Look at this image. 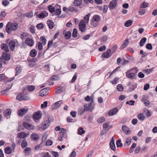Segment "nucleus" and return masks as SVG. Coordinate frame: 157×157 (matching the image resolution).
I'll use <instances>...</instances> for the list:
<instances>
[{
	"instance_id": "f257e3e1",
	"label": "nucleus",
	"mask_w": 157,
	"mask_h": 157,
	"mask_svg": "<svg viewBox=\"0 0 157 157\" xmlns=\"http://www.w3.org/2000/svg\"><path fill=\"white\" fill-rule=\"evenodd\" d=\"M16 98L19 101L27 100L29 99V97L28 96V94L24 92H21L19 93L17 96Z\"/></svg>"
},
{
	"instance_id": "f03ea898",
	"label": "nucleus",
	"mask_w": 157,
	"mask_h": 157,
	"mask_svg": "<svg viewBox=\"0 0 157 157\" xmlns=\"http://www.w3.org/2000/svg\"><path fill=\"white\" fill-rule=\"evenodd\" d=\"M19 46L20 44L17 40H10V50L12 51L14 50L15 46L18 47Z\"/></svg>"
},
{
	"instance_id": "7ed1b4c3",
	"label": "nucleus",
	"mask_w": 157,
	"mask_h": 157,
	"mask_svg": "<svg viewBox=\"0 0 157 157\" xmlns=\"http://www.w3.org/2000/svg\"><path fill=\"white\" fill-rule=\"evenodd\" d=\"M22 125L25 128L29 130H33L34 128L33 125L26 122H24Z\"/></svg>"
},
{
	"instance_id": "20e7f679",
	"label": "nucleus",
	"mask_w": 157,
	"mask_h": 157,
	"mask_svg": "<svg viewBox=\"0 0 157 157\" xmlns=\"http://www.w3.org/2000/svg\"><path fill=\"white\" fill-rule=\"evenodd\" d=\"M0 59L1 61L2 59L6 60H9L10 59V54L7 52H3L0 57Z\"/></svg>"
},
{
	"instance_id": "39448f33",
	"label": "nucleus",
	"mask_w": 157,
	"mask_h": 157,
	"mask_svg": "<svg viewBox=\"0 0 157 157\" xmlns=\"http://www.w3.org/2000/svg\"><path fill=\"white\" fill-rule=\"evenodd\" d=\"M86 27V22L83 20H81L79 24V29L82 32L85 31V28Z\"/></svg>"
},
{
	"instance_id": "423d86ee",
	"label": "nucleus",
	"mask_w": 157,
	"mask_h": 157,
	"mask_svg": "<svg viewBox=\"0 0 157 157\" xmlns=\"http://www.w3.org/2000/svg\"><path fill=\"white\" fill-rule=\"evenodd\" d=\"M41 112L40 111H39L35 112L33 115V118L35 120H38L40 119L42 117Z\"/></svg>"
},
{
	"instance_id": "0eeeda50",
	"label": "nucleus",
	"mask_w": 157,
	"mask_h": 157,
	"mask_svg": "<svg viewBox=\"0 0 157 157\" xmlns=\"http://www.w3.org/2000/svg\"><path fill=\"white\" fill-rule=\"evenodd\" d=\"M28 108H21L19 110L18 114L20 116H23L28 111Z\"/></svg>"
},
{
	"instance_id": "6e6552de",
	"label": "nucleus",
	"mask_w": 157,
	"mask_h": 157,
	"mask_svg": "<svg viewBox=\"0 0 157 157\" xmlns=\"http://www.w3.org/2000/svg\"><path fill=\"white\" fill-rule=\"evenodd\" d=\"M93 103H90L88 105L86 104L84 105L85 110L87 111L91 110L92 111L94 109L93 106L92 105Z\"/></svg>"
},
{
	"instance_id": "1a4fd4ad",
	"label": "nucleus",
	"mask_w": 157,
	"mask_h": 157,
	"mask_svg": "<svg viewBox=\"0 0 157 157\" xmlns=\"http://www.w3.org/2000/svg\"><path fill=\"white\" fill-rule=\"evenodd\" d=\"M49 118H47L45 119L42 124V128L43 130H45L50 125V122L49 120Z\"/></svg>"
},
{
	"instance_id": "9d476101",
	"label": "nucleus",
	"mask_w": 157,
	"mask_h": 157,
	"mask_svg": "<svg viewBox=\"0 0 157 157\" xmlns=\"http://www.w3.org/2000/svg\"><path fill=\"white\" fill-rule=\"evenodd\" d=\"M67 131L66 129L61 128V131L59 132L60 136L65 138H66L67 137Z\"/></svg>"
},
{
	"instance_id": "9b49d317",
	"label": "nucleus",
	"mask_w": 157,
	"mask_h": 157,
	"mask_svg": "<svg viewBox=\"0 0 157 157\" xmlns=\"http://www.w3.org/2000/svg\"><path fill=\"white\" fill-rule=\"evenodd\" d=\"M60 7V6L58 4H56L54 6L49 5L48 6V9L49 11L51 13H53L55 11L56 8H59Z\"/></svg>"
},
{
	"instance_id": "f8f14e48",
	"label": "nucleus",
	"mask_w": 157,
	"mask_h": 157,
	"mask_svg": "<svg viewBox=\"0 0 157 157\" xmlns=\"http://www.w3.org/2000/svg\"><path fill=\"white\" fill-rule=\"evenodd\" d=\"M25 44L30 47L33 46L34 44V42L33 40L29 38H27L25 40Z\"/></svg>"
},
{
	"instance_id": "ddd939ff",
	"label": "nucleus",
	"mask_w": 157,
	"mask_h": 157,
	"mask_svg": "<svg viewBox=\"0 0 157 157\" xmlns=\"http://www.w3.org/2000/svg\"><path fill=\"white\" fill-rule=\"evenodd\" d=\"M49 90V88H46L41 90L40 92V96L43 97L47 95L48 94V92Z\"/></svg>"
},
{
	"instance_id": "4468645a",
	"label": "nucleus",
	"mask_w": 157,
	"mask_h": 157,
	"mask_svg": "<svg viewBox=\"0 0 157 157\" xmlns=\"http://www.w3.org/2000/svg\"><path fill=\"white\" fill-rule=\"evenodd\" d=\"M63 34L65 37V38L67 40L70 39L71 36V32L68 31H67L66 30L63 31Z\"/></svg>"
},
{
	"instance_id": "2eb2a0df",
	"label": "nucleus",
	"mask_w": 157,
	"mask_h": 157,
	"mask_svg": "<svg viewBox=\"0 0 157 157\" xmlns=\"http://www.w3.org/2000/svg\"><path fill=\"white\" fill-rule=\"evenodd\" d=\"M18 24L17 23H10V31L16 30L18 28Z\"/></svg>"
},
{
	"instance_id": "dca6fc26",
	"label": "nucleus",
	"mask_w": 157,
	"mask_h": 157,
	"mask_svg": "<svg viewBox=\"0 0 157 157\" xmlns=\"http://www.w3.org/2000/svg\"><path fill=\"white\" fill-rule=\"evenodd\" d=\"M118 110L117 108H114L110 110L108 113V115L109 116H112L118 112Z\"/></svg>"
},
{
	"instance_id": "f3484780",
	"label": "nucleus",
	"mask_w": 157,
	"mask_h": 157,
	"mask_svg": "<svg viewBox=\"0 0 157 157\" xmlns=\"http://www.w3.org/2000/svg\"><path fill=\"white\" fill-rule=\"evenodd\" d=\"M114 136H113L111 139L110 143L111 148L113 151H115L116 150L114 143Z\"/></svg>"
},
{
	"instance_id": "a211bd4d",
	"label": "nucleus",
	"mask_w": 157,
	"mask_h": 157,
	"mask_svg": "<svg viewBox=\"0 0 157 157\" xmlns=\"http://www.w3.org/2000/svg\"><path fill=\"white\" fill-rule=\"evenodd\" d=\"M117 2L116 1H113L109 3L108 7L110 10H112L116 6Z\"/></svg>"
},
{
	"instance_id": "6ab92c4d",
	"label": "nucleus",
	"mask_w": 157,
	"mask_h": 157,
	"mask_svg": "<svg viewBox=\"0 0 157 157\" xmlns=\"http://www.w3.org/2000/svg\"><path fill=\"white\" fill-rule=\"evenodd\" d=\"M126 76L129 78L133 79L135 77V75L133 73L131 72L129 70L128 71L126 72Z\"/></svg>"
},
{
	"instance_id": "aec40b11",
	"label": "nucleus",
	"mask_w": 157,
	"mask_h": 157,
	"mask_svg": "<svg viewBox=\"0 0 157 157\" xmlns=\"http://www.w3.org/2000/svg\"><path fill=\"white\" fill-rule=\"evenodd\" d=\"M111 50L110 49L108 50L106 52H104L101 55L102 57L108 58L110 57L111 55L109 53L111 52Z\"/></svg>"
},
{
	"instance_id": "412c9836",
	"label": "nucleus",
	"mask_w": 157,
	"mask_h": 157,
	"mask_svg": "<svg viewBox=\"0 0 157 157\" xmlns=\"http://www.w3.org/2000/svg\"><path fill=\"white\" fill-rule=\"evenodd\" d=\"M48 13L47 11H45L41 13L38 15V17L40 18H43L47 17Z\"/></svg>"
},
{
	"instance_id": "4be33fe9",
	"label": "nucleus",
	"mask_w": 157,
	"mask_h": 157,
	"mask_svg": "<svg viewBox=\"0 0 157 157\" xmlns=\"http://www.w3.org/2000/svg\"><path fill=\"white\" fill-rule=\"evenodd\" d=\"M31 138L32 140L36 141L39 139V137L38 134L36 133H33L31 135Z\"/></svg>"
},
{
	"instance_id": "5701e85b",
	"label": "nucleus",
	"mask_w": 157,
	"mask_h": 157,
	"mask_svg": "<svg viewBox=\"0 0 157 157\" xmlns=\"http://www.w3.org/2000/svg\"><path fill=\"white\" fill-rule=\"evenodd\" d=\"M1 48L2 49L5 51L6 52H8L9 51L7 45L6 44H4V43L1 44Z\"/></svg>"
},
{
	"instance_id": "b1692460",
	"label": "nucleus",
	"mask_w": 157,
	"mask_h": 157,
	"mask_svg": "<svg viewBox=\"0 0 157 157\" xmlns=\"http://www.w3.org/2000/svg\"><path fill=\"white\" fill-rule=\"evenodd\" d=\"M27 136V135L24 132H21L18 133L17 135V137L19 138H24Z\"/></svg>"
},
{
	"instance_id": "393cba45",
	"label": "nucleus",
	"mask_w": 157,
	"mask_h": 157,
	"mask_svg": "<svg viewBox=\"0 0 157 157\" xmlns=\"http://www.w3.org/2000/svg\"><path fill=\"white\" fill-rule=\"evenodd\" d=\"M122 130L126 134L130 133L131 132L129 130L128 127L126 125H124L122 127Z\"/></svg>"
},
{
	"instance_id": "a878e982",
	"label": "nucleus",
	"mask_w": 157,
	"mask_h": 157,
	"mask_svg": "<svg viewBox=\"0 0 157 157\" xmlns=\"http://www.w3.org/2000/svg\"><path fill=\"white\" fill-rule=\"evenodd\" d=\"M47 24L50 29H52L54 27V23L51 20H48L47 22Z\"/></svg>"
},
{
	"instance_id": "bb28decb",
	"label": "nucleus",
	"mask_w": 157,
	"mask_h": 157,
	"mask_svg": "<svg viewBox=\"0 0 157 157\" xmlns=\"http://www.w3.org/2000/svg\"><path fill=\"white\" fill-rule=\"evenodd\" d=\"M128 39H126L124 41V43L121 45L120 48L121 50L122 49L127 47L128 43Z\"/></svg>"
},
{
	"instance_id": "cd10ccee",
	"label": "nucleus",
	"mask_w": 157,
	"mask_h": 157,
	"mask_svg": "<svg viewBox=\"0 0 157 157\" xmlns=\"http://www.w3.org/2000/svg\"><path fill=\"white\" fill-rule=\"evenodd\" d=\"M29 54L31 57L34 58L36 56L37 52L36 50L32 49L30 51Z\"/></svg>"
},
{
	"instance_id": "c85d7f7f",
	"label": "nucleus",
	"mask_w": 157,
	"mask_h": 157,
	"mask_svg": "<svg viewBox=\"0 0 157 157\" xmlns=\"http://www.w3.org/2000/svg\"><path fill=\"white\" fill-rule=\"evenodd\" d=\"M82 0H75L73 4L74 6H80L82 3Z\"/></svg>"
},
{
	"instance_id": "c756f323",
	"label": "nucleus",
	"mask_w": 157,
	"mask_h": 157,
	"mask_svg": "<svg viewBox=\"0 0 157 157\" xmlns=\"http://www.w3.org/2000/svg\"><path fill=\"white\" fill-rule=\"evenodd\" d=\"M147 40V38L144 37L142 38L140 42V45L141 47L143 46L145 44Z\"/></svg>"
},
{
	"instance_id": "7c9ffc66",
	"label": "nucleus",
	"mask_w": 157,
	"mask_h": 157,
	"mask_svg": "<svg viewBox=\"0 0 157 157\" xmlns=\"http://www.w3.org/2000/svg\"><path fill=\"white\" fill-rule=\"evenodd\" d=\"M63 89L64 87L63 86L59 87L55 92L56 94H60L63 92Z\"/></svg>"
},
{
	"instance_id": "2f4dec72",
	"label": "nucleus",
	"mask_w": 157,
	"mask_h": 157,
	"mask_svg": "<svg viewBox=\"0 0 157 157\" xmlns=\"http://www.w3.org/2000/svg\"><path fill=\"white\" fill-rule=\"evenodd\" d=\"M16 74L15 75H17L21 72V67H17L15 68Z\"/></svg>"
},
{
	"instance_id": "473e14b6",
	"label": "nucleus",
	"mask_w": 157,
	"mask_h": 157,
	"mask_svg": "<svg viewBox=\"0 0 157 157\" xmlns=\"http://www.w3.org/2000/svg\"><path fill=\"white\" fill-rule=\"evenodd\" d=\"M137 117L138 119L141 121H143L145 119V117L142 113H140L138 115Z\"/></svg>"
},
{
	"instance_id": "72a5a7b5",
	"label": "nucleus",
	"mask_w": 157,
	"mask_h": 157,
	"mask_svg": "<svg viewBox=\"0 0 157 157\" xmlns=\"http://www.w3.org/2000/svg\"><path fill=\"white\" fill-rule=\"evenodd\" d=\"M132 24V21L131 20H128L127 21L124 23V25L126 27H129Z\"/></svg>"
},
{
	"instance_id": "f704fd0d",
	"label": "nucleus",
	"mask_w": 157,
	"mask_h": 157,
	"mask_svg": "<svg viewBox=\"0 0 157 157\" xmlns=\"http://www.w3.org/2000/svg\"><path fill=\"white\" fill-rule=\"evenodd\" d=\"M148 3L144 2L140 5V7L141 8H145L148 7Z\"/></svg>"
},
{
	"instance_id": "c9c22d12",
	"label": "nucleus",
	"mask_w": 157,
	"mask_h": 157,
	"mask_svg": "<svg viewBox=\"0 0 157 157\" xmlns=\"http://www.w3.org/2000/svg\"><path fill=\"white\" fill-rule=\"evenodd\" d=\"M130 71L132 73H133L134 75H135V74L138 71V69L137 67H134L132 68L131 69Z\"/></svg>"
},
{
	"instance_id": "e433bc0d",
	"label": "nucleus",
	"mask_w": 157,
	"mask_h": 157,
	"mask_svg": "<svg viewBox=\"0 0 157 157\" xmlns=\"http://www.w3.org/2000/svg\"><path fill=\"white\" fill-rule=\"evenodd\" d=\"M40 40L42 42V44L43 45H45L46 43V40L45 37L44 36H42L40 38Z\"/></svg>"
},
{
	"instance_id": "4c0bfd02",
	"label": "nucleus",
	"mask_w": 157,
	"mask_h": 157,
	"mask_svg": "<svg viewBox=\"0 0 157 157\" xmlns=\"http://www.w3.org/2000/svg\"><path fill=\"white\" fill-rule=\"evenodd\" d=\"M31 151V149L29 147H26L24 150V152L26 154L30 153Z\"/></svg>"
},
{
	"instance_id": "58836bf2",
	"label": "nucleus",
	"mask_w": 157,
	"mask_h": 157,
	"mask_svg": "<svg viewBox=\"0 0 157 157\" xmlns=\"http://www.w3.org/2000/svg\"><path fill=\"white\" fill-rule=\"evenodd\" d=\"M60 7L59 8H57L56 9L55 13V14L56 15H58L60 14L61 13Z\"/></svg>"
},
{
	"instance_id": "ea45409f",
	"label": "nucleus",
	"mask_w": 157,
	"mask_h": 157,
	"mask_svg": "<svg viewBox=\"0 0 157 157\" xmlns=\"http://www.w3.org/2000/svg\"><path fill=\"white\" fill-rule=\"evenodd\" d=\"M21 145L22 148H24L27 146V143L25 140H24L22 141Z\"/></svg>"
},
{
	"instance_id": "a19ab883",
	"label": "nucleus",
	"mask_w": 157,
	"mask_h": 157,
	"mask_svg": "<svg viewBox=\"0 0 157 157\" xmlns=\"http://www.w3.org/2000/svg\"><path fill=\"white\" fill-rule=\"evenodd\" d=\"M4 115L5 117L10 115V109H7L4 112Z\"/></svg>"
},
{
	"instance_id": "79ce46f5",
	"label": "nucleus",
	"mask_w": 157,
	"mask_h": 157,
	"mask_svg": "<svg viewBox=\"0 0 157 157\" xmlns=\"http://www.w3.org/2000/svg\"><path fill=\"white\" fill-rule=\"evenodd\" d=\"M78 134L80 135H82L83 134L85 133V130H83V129L82 127H80L78 130Z\"/></svg>"
},
{
	"instance_id": "37998d69",
	"label": "nucleus",
	"mask_w": 157,
	"mask_h": 157,
	"mask_svg": "<svg viewBox=\"0 0 157 157\" xmlns=\"http://www.w3.org/2000/svg\"><path fill=\"white\" fill-rule=\"evenodd\" d=\"M116 145L117 147H123V144L121 143V140L119 139L117 141Z\"/></svg>"
},
{
	"instance_id": "c03bdc74",
	"label": "nucleus",
	"mask_w": 157,
	"mask_h": 157,
	"mask_svg": "<svg viewBox=\"0 0 157 157\" xmlns=\"http://www.w3.org/2000/svg\"><path fill=\"white\" fill-rule=\"evenodd\" d=\"M100 17L98 15H95L94 16L92 20L94 21L97 22H98L100 20Z\"/></svg>"
},
{
	"instance_id": "a18cd8bd",
	"label": "nucleus",
	"mask_w": 157,
	"mask_h": 157,
	"mask_svg": "<svg viewBox=\"0 0 157 157\" xmlns=\"http://www.w3.org/2000/svg\"><path fill=\"white\" fill-rule=\"evenodd\" d=\"M35 26L33 25H31L29 27L30 31L33 34L35 33Z\"/></svg>"
},
{
	"instance_id": "49530a36",
	"label": "nucleus",
	"mask_w": 157,
	"mask_h": 157,
	"mask_svg": "<svg viewBox=\"0 0 157 157\" xmlns=\"http://www.w3.org/2000/svg\"><path fill=\"white\" fill-rule=\"evenodd\" d=\"M90 23L91 25L93 27H96L98 25V22L93 20H92Z\"/></svg>"
},
{
	"instance_id": "de8ad7c7",
	"label": "nucleus",
	"mask_w": 157,
	"mask_h": 157,
	"mask_svg": "<svg viewBox=\"0 0 157 157\" xmlns=\"http://www.w3.org/2000/svg\"><path fill=\"white\" fill-rule=\"evenodd\" d=\"M6 30L8 33H10V22H9L7 24L6 26Z\"/></svg>"
},
{
	"instance_id": "09e8293b",
	"label": "nucleus",
	"mask_w": 157,
	"mask_h": 157,
	"mask_svg": "<svg viewBox=\"0 0 157 157\" xmlns=\"http://www.w3.org/2000/svg\"><path fill=\"white\" fill-rule=\"evenodd\" d=\"M77 30L76 29H74L72 33V36L74 38H75L77 35Z\"/></svg>"
},
{
	"instance_id": "8fccbe9b",
	"label": "nucleus",
	"mask_w": 157,
	"mask_h": 157,
	"mask_svg": "<svg viewBox=\"0 0 157 157\" xmlns=\"http://www.w3.org/2000/svg\"><path fill=\"white\" fill-rule=\"evenodd\" d=\"M117 89L118 91H121L123 90V87H122V86L121 84H119L117 86Z\"/></svg>"
},
{
	"instance_id": "3c124183",
	"label": "nucleus",
	"mask_w": 157,
	"mask_h": 157,
	"mask_svg": "<svg viewBox=\"0 0 157 157\" xmlns=\"http://www.w3.org/2000/svg\"><path fill=\"white\" fill-rule=\"evenodd\" d=\"M90 14L88 13L87 15H86L84 18V19L86 23H87L89 22V17L90 16Z\"/></svg>"
},
{
	"instance_id": "603ef678",
	"label": "nucleus",
	"mask_w": 157,
	"mask_h": 157,
	"mask_svg": "<svg viewBox=\"0 0 157 157\" xmlns=\"http://www.w3.org/2000/svg\"><path fill=\"white\" fill-rule=\"evenodd\" d=\"M27 89L29 91H32L35 90V86H28L27 87Z\"/></svg>"
},
{
	"instance_id": "864d4df0",
	"label": "nucleus",
	"mask_w": 157,
	"mask_h": 157,
	"mask_svg": "<svg viewBox=\"0 0 157 157\" xmlns=\"http://www.w3.org/2000/svg\"><path fill=\"white\" fill-rule=\"evenodd\" d=\"M105 119L103 117H101L97 119V121L98 123H101L105 122Z\"/></svg>"
},
{
	"instance_id": "5fc2aeb1",
	"label": "nucleus",
	"mask_w": 157,
	"mask_h": 157,
	"mask_svg": "<svg viewBox=\"0 0 157 157\" xmlns=\"http://www.w3.org/2000/svg\"><path fill=\"white\" fill-rule=\"evenodd\" d=\"M109 129V128H108V129H105L103 128L101 132L100 135H102L105 133H106L108 131Z\"/></svg>"
},
{
	"instance_id": "6e6d98bb",
	"label": "nucleus",
	"mask_w": 157,
	"mask_h": 157,
	"mask_svg": "<svg viewBox=\"0 0 157 157\" xmlns=\"http://www.w3.org/2000/svg\"><path fill=\"white\" fill-rule=\"evenodd\" d=\"M28 36V33H23L21 35V38L22 39H25Z\"/></svg>"
},
{
	"instance_id": "4d7b16f0",
	"label": "nucleus",
	"mask_w": 157,
	"mask_h": 157,
	"mask_svg": "<svg viewBox=\"0 0 157 157\" xmlns=\"http://www.w3.org/2000/svg\"><path fill=\"white\" fill-rule=\"evenodd\" d=\"M12 144L11 146L12 148H11L10 147V154L15 150V147H16L15 144L13 142H12Z\"/></svg>"
},
{
	"instance_id": "13d9d810",
	"label": "nucleus",
	"mask_w": 157,
	"mask_h": 157,
	"mask_svg": "<svg viewBox=\"0 0 157 157\" xmlns=\"http://www.w3.org/2000/svg\"><path fill=\"white\" fill-rule=\"evenodd\" d=\"M4 150L5 153L7 154H10V147L8 146L6 147L5 148Z\"/></svg>"
},
{
	"instance_id": "bf43d9fd",
	"label": "nucleus",
	"mask_w": 157,
	"mask_h": 157,
	"mask_svg": "<svg viewBox=\"0 0 157 157\" xmlns=\"http://www.w3.org/2000/svg\"><path fill=\"white\" fill-rule=\"evenodd\" d=\"M10 89V87H7L5 89L2 91H1V93L2 94H6Z\"/></svg>"
},
{
	"instance_id": "052dcab7",
	"label": "nucleus",
	"mask_w": 157,
	"mask_h": 157,
	"mask_svg": "<svg viewBox=\"0 0 157 157\" xmlns=\"http://www.w3.org/2000/svg\"><path fill=\"white\" fill-rule=\"evenodd\" d=\"M62 103L63 101H59L56 102L55 104V106H56V107L58 108L59 107L60 105Z\"/></svg>"
},
{
	"instance_id": "680f3d73",
	"label": "nucleus",
	"mask_w": 157,
	"mask_h": 157,
	"mask_svg": "<svg viewBox=\"0 0 157 157\" xmlns=\"http://www.w3.org/2000/svg\"><path fill=\"white\" fill-rule=\"evenodd\" d=\"M44 27V25L42 23H40L36 25V28L39 30H40Z\"/></svg>"
},
{
	"instance_id": "e2e57ef3",
	"label": "nucleus",
	"mask_w": 157,
	"mask_h": 157,
	"mask_svg": "<svg viewBox=\"0 0 157 157\" xmlns=\"http://www.w3.org/2000/svg\"><path fill=\"white\" fill-rule=\"evenodd\" d=\"M144 113L147 117H149L151 116L150 113L148 110L146 109V110H145Z\"/></svg>"
},
{
	"instance_id": "0e129e2a",
	"label": "nucleus",
	"mask_w": 157,
	"mask_h": 157,
	"mask_svg": "<svg viewBox=\"0 0 157 157\" xmlns=\"http://www.w3.org/2000/svg\"><path fill=\"white\" fill-rule=\"evenodd\" d=\"M42 144L41 143L40 144L36 145L35 148V150H39L41 149L42 147Z\"/></svg>"
},
{
	"instance_id": "69168bd1",
	"label": "nucleus",
	"mask_w": 157,
	"mask_h": 157,
	"mask_svg": "<svg viewBox=\"0 0 157 157\" xmlns=\"http://www.w3.org/2000/svg\"><path fill=\"white\" fill-rule=\"evenodd\" d=\"M53 156L55 157H57L59 156V155L58 153L56 151H52L51 152Z\"/></svg>"
},
{
	"instance_id": "338daca9",
	"label": "nucleus",
	"mask_w": 157,
	"mask_h": 157,
	"mask_svg": "<svg viewBox=\"0 0 157 157\" xmlns=\"http://www.w3.org/2000/svg\"><path fill=\"white\" fill-rule=\"evenodd\" d=\"M9 3V2L7 0H4L2 2V4L5 6L8 5Z\"/></svg>"
},
{
	"instance_id": "774afa93",
	"label": "nucleus",
	"mask_w": 157,
	"mask_h": 157,
	"mask_svg": "<svg viewBox=\"0 0 157 157\" xmlns=\"http://www.w3.org/2000/svg\"><path fill=\"white\" fill-rule=\"evenodd\" d=\"M38 47L39 50H41L42 49L43 46L42 44L40 42H39L38 43Z\"/></svg>"
}]
</instances>
